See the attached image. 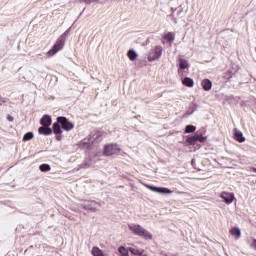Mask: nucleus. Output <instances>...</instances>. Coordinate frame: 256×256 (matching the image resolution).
I'll use <instances>...</instances> for the list:
<instances>
[{"instance_id":"21","label":"nucleus","mask_w":256,"mask_h":256,"mask_svg":"<svg viewBox=\"0 0 256 256\" xmlns=\"http://www.w3.org/2000/svg\"><path fill=\"white\" fill-rule=\"evenodd\" d=\"M118 253H120V256H129V248H125L123 246H120L118 248Z\"/></svg>"},{"instance_id":"2","label":"nucleus","mask_w":256,"mask_h":256,"mask_svg":"<svg viewBox=\"0 0 256 256\" xmlns=\"http://www.w3.org/2000/svg\"><path fill=\"white\" fill-rule=\"evenodd\" d=\"M103 139V134L100 131L92 132L88 138H85L81 141L82 147H91V145H95V143H100Z\"/></svg>"},{"instance_id":"32","label":"nucleus","mask_w":256,"mask_h":256,"mask_svg":"<svg viewBox=\"0 0 256 256\" xmlns=\"http://www.w3.org/2000/svg\"><path fill=\"white\" fill-rule=\"evenodd\" d=\"M57 141H61V136L56 137Z\"/></svg>"},{"instance_id":"3","label":"nucleus","mask_w":256,"mask_h":256,"mask_svg":"<svg viewBox=\"0 0 256 256\" xmlns=\"http://www.w3.org/2000/svg\"><path fill=\"white\" fill-rule=\"evenodd\" d=\"M63 47H65V34L57 39L54 46L46 53V57H53V55H57Z\"/></svg>"},{"instance_id":"12","label":"nucleus","mask_w":256,"mask_h":256,"mask_svg":"<svg viewBox=\"0 0 256 256\" xmlns=\"http://www.w3.org/2000/svg\"><path fill=\"white\" fill-rule=\"evenodd\" d=\"M38 133L40 135H51V133H53V130L49 126H42L38 129Z\"/></svg>"},{"instance_id":"9","label":"nucleus","mask_w":256,"mask_h":256,"mask_svg":"<svg viewBox=\"0 0 256 256\" xmlns=\"http://www.w3.org/2000/svg\"><path fill=\"white\" fill-rule=\"evenodd\" d=\"M221 199H223L224 203H226V205H231V203H233V201H235V194L231 193V192H222L220 194Z\"/></svg>"},{"instance_id":"16","label":"nucleus","mask_w":256,"mask_h":256,"mask_svg":"<svg viewBox=\"0 0 256 256\" xmlns=\"http://www.w3.org/2000/svg\"><path fill=\"white\" fill-rule=\"evenodd\" d=\"M128 251H130V253H132V255H137V256H141L143 255V253H145V251L143 249H137V248H133L130 247L128 248Z\"/></svg>"},{"instance_id":"28","label":"nucleus","mask_w":256,"mask_h":256,"mask_svg":"<svg viewBox=\"0 0 256 256\" xmlns=\"http://www.w3.org/2000/svg\"><path fill=\"white\" fill-rule=\"evenodd\" d=\"M248 243H249L251 249H255V251H256V239H252V241L248 240Z\"/></svg>"},{"instance_id":"11","label":"nucleus","mask_w":256,"mask_h":256,"mask_svg":"<svg viewBox=\"0 0 256 256\" xmlns=\"http://www.w3.org/2000/svg\"><path fill=\"white\" fill-rule=\"evenodd\" d=\"M53 121L51 120V116L49 115H44L41 120H40V125L45 126V127H51V123Z\"/></svg>"},{"instance_id":"8","label":"nucleus","mask_w":256,"mask_h":256,"mask_svg":"<svg viewBox=\"0 0 256 256\" xmlns=\"http://www.w3.org/2000/svg\"><path fill=\"white\" fill-rule=\"evenodd\" d=\"M147 188L150 189V191H153L154 193H161L162 195H171V193H173V191L165 187H156L148 185Z\"/></svg>"},{"instance_id":"29","label":"nucleus","mask_w":256,"mask_h":256,"mask_svg":"<svg viewBox=\"0 0 256 256\" xmlns=\"http://www.w3.org/2000/svg\"><path fill=\"white\" fill-rule=\"evenodd\" d=\"M97 1H99V0H80V3H86V4H91V3H95V2H97Z\"/></svg>"},{"instance_id":"6","label":"nucleus","mask_w":256,"mask_h":256,"mask_svg":"<svg viewBox=\"0 0 256 256\" xmlns=\"http://www.w3.org/2000/svg\"><path fill=\"white\" fill-rule=\"evenodd\" d=\"M58 123H60V126L64 131H73L75 129V124L73 122L69 121L66 117L59 116L57 118Z\"/></svg>"},{"instance_id":"24","label":"nucleus","mask_w":256,"mask_h":256,"mask_svg":"<svg viewBox=\"0 0 256 256\" xmlns=\"http://www.w3.org/2000/svg\"><path fill=\"white\" fill-rule=\"evenodd\" d=\"M197 127L193 125H187L185 128V133H195Z\"/></svg>"},{"instance_id":"20","label":"nucleus","mask_w":256,"mask_h":256,"mask_svg":"<svg viewBox=\"0 0 256 256\" xmlns=\"http://www.w3.org/2000/svg\"><path fill=\"white\" fill-rule=\"evenodd\" d=\"M231 235H234L236 239H239L241 237V229L239 228H232L230 230Z\"/></svg>"},{"instance_id":"18","label":"nucleus","mask_w":256,"mask_h":256,"mask_svg":"<svg viewBox=\"0 0 256 256\" xmlns=\"http://www.w3.org/2000/svg\"><path fill=\"white\" fill-rule=\"evenodd\" d=\"M183 85H185L186 87H193V85H195V82L193 81V79L186 77L182 80Z\"/></svg>"},{"instance_id":"30","label":"nucleus","mask_w":256,"mask_h":256,"mask_svg":"<svg viewBox=\"0 0 256 256\" xmlns=\"http://www.w3.org/2000/svg\"><path fill=\"white\" fill-rule=\"evenodd\" d=\"M181 13H183V8H180V9L178 10L177 15L180 16Z\"/></svg>"},{"instance_id":"34","label":"nucleus","mask_w":256,"mask_h":256,"mask_svg":"<svg viewBox=\"0 0 256 256\" xmlns=\"http://www.w3.org/2000/svg\"><path fill=\"white\" fill-rule=\"evenodd\" d=\"M252 171H253L254 173H256V168H252Z\"/></svg>"},{"instance_id":"4","label":"nucleus","mask_w":256,"mask_h":256,"mask_svg":"<svg viewBox=\"0 0 256 256\" xmlns=\"http://www.w3.org/2000/svg\"><path fill=\"white\" fill-rule=\"evenodd\" d=\"M163 55V46L158 45L153 48L148 54V61H157Z\"/></svg>"},{"instance_id":"25","label":"nucleus","mask_w":256,"mask_h":256,"mask_svg":"<svg viewBox=\"0 0 256 256\" xmlns=\"http://www.w3.org/2000/svg\"><path fill=\"white\" fill-rule=\"evenodd\" d=\"M196 135V141H199L200 143H205L207 141V137L203 136L202 134H195Z\"/></svg>"},{"instance_id":"31","label":"nucleus","mask_w":256,"mask_h":256,"mask_svg":"<svg viewBox=\"0 0 256 256\" xmlns=\"http://www.w3.org/2000/svg\"><path fill=\"white\" fill-rule=\"evenodd\" d=\"M5 102H6L5 98H0V105H3V103Z\"/></svg>"},{"instance_id":"15","label":"nucleus","mask_w":256,"mask_h":256,"mask_svg":"<svg viewBox=\"0 0 256 256\" xmlns=\"http://www.w3.org/2000/svg\"><path fill=\"white\" fill-rule=\"evenodd\" d=\"M202 87L204 91H211V87H213V83H211V80L205 79L202 81Z\"/></svg>"},{"instance_id":"23","label":"nucleus","mask_w":256,"mask_h":256,"mask_svg":"<svg viewBox=\"0 0 256 256\" xmlns=\"http://www.w3.org/2000/svg\"><path fill=\"white\" fill-rule=\"evenodd\" d=\"M186 141L189 143V145H195V143H197V137L194 134L193 136L188 137Z\"/></svg>"},{"instance_id":"33","label":"nucleus","mask_w":256,"mask_h":256,"mask_svg":"<svg viewBox=\"0 0 256 256\" xmlns=\"http://www.w3.org/2000/svg\"><path fill=\"white\" fill-rule=\"evenodd\" d=\"M8 120L13 121V117L8 116Z\"/></svg>"},{"instance_id":"1","label":"nucleus","mask_w":256,"mask_h":256,"mask_svg":"<svg viewBox=\"0 0 256 256\" xmlns=\"http://www.w3.org/2000/svg\"><path fill=\"white\" fill-rule=\"evenodd\" d=\"M128 227L130 231L134 233V235H137L138 237H142V239H146V240L153 239V235H151L149 231H147L145 228H143V226L139 224L132 223V224H129Z\"/></svg>"},{"instance_id":"10","label":"nucleus","mask_w":256,"mask_h":256,"mask_svg":"<svg viewBox=\"0 0 256 256\" xmlns=\"http://www.w3.org/2000/svg\"><path fill=\"white\" fill-rule=\"evenodd\" d=\"M178 63V75H180V77H183V70L189 69V62L183 58H179Z\"/></svg>"},{"instance_id":"19","label":"nucleus","mask_w":256,"mask_h":256,"mask_svg":"<svg viewBox=\"0 0 256 256\" xmlns=\"http://www.w3.org/2000/svg\"><path fill=\"white\" fill-rule=\"evenodd\" d=\"M127 56L130 61H135L137 59V52L135 50H129Z\"/></svg>"},{"instance_id":"17","label":"nucleus","mask_w":256,"mask_h":256,"mask_svg":"<svg viewBox=\"0 0 256 256\" xmlns=\"http://www.w3.org/2000/svg\"><path fill=\"white\" fill-rule=\"evenodd\" d=\"M163 39H165L169 43H173L175 41V34H173L172 32H167L164 35Z\"/></svg>"},{"instance_id":"26","label":"nucleus","mask_w":256,"mask_h":256,"mask_svg":"<svg viewBox=\"0 0 256 256\" xmlns=\"http://www.w3.org/2000/svg\"><path fill=\"white\" fill-rule=\"evenodd\" d=\"M33 137H34L33 132H28L23 136V141H31Z\"/></svg>"},{"instance_id":"27","label":"nucleus","mask_w":256,"mask_h":256,"mask_svg":"<svg viewBox=\"0 0 256 256\" xmlns=\"http://www.w3.org/2000/svg\"><path fill=\"white\" fill-rule=\"evenodd\" d=\"M172 14L170 15L173 23L177 24V18L175 17V12L177 11V9L175 8H171Z\"/></svg>"},{"instance_id":"7","label":"nucleus","mask_w":256,"mask_h":256,"mask_svg":"<svg viewBox=\"0 0 256 256\" xmlns=\"http://www.w3.org/2000/svg\"><path fill=\"white\" fill-rule=\"evenodd\" d=\"M83 209L86 211H91L92 213H96V211H99V207H101V204L99 202H96L95 200L86 201L82 205Z\"/></svg>"},{"instance_id":"22","label":"nucleus","mask_w":256,"mask_h":256,"mask_svg":"<svg viewBox=\"0 0 256 256\" xmlns=\"http://www.w3.org/2000/svg\"><path fill=\"white\" fill-rule=\"evenodd\" d=\"M39 169L42 173H48V171H51V166L49 164H41Z\"/></svg>"},{"instance_id":"13","label":"nucleus","mask_w":256,"mask_h":256,"mask_svg":"<svg viewBox=\"0 0 256 256\" xmlns=\"http://www.w3.org/2000/svg\"><path fill=\"white\" fill-rule=\"evenodd\" d=\"M234 136L236 141H238L239 143H244L245 138L243 137V132L237 130V128L234 129Z\"/></svg>"},{"instance_id":"14","label":"nucleus","mask_w":256,"mask_h":256,"mask_svg":"<svg viewBox=\"0 0 256 256\" xmlns=\"http://www.w3.org/2000/svg\"><path fill=\"white\" fill-rule=\"evenodd\" d=\"M53 132L55 135H61L63 133V130H61V123L58 120L53 124Z\"/></svg>"},{"instance_id":"5","label":"nucleus","mask_w":256,"mask_h":256,"mask_svg":"<svg viewBox=\"0 0 256 256\" xmlns=\"http://www.w3.org/2000/svg\"><path fill=\"white\" fill-rule=\"evenodd\" d=\"M121 153V148L117 144L106 145L104 148V155L106 157H111L112 155H119Z\"/></svg>"}]
</instances>
